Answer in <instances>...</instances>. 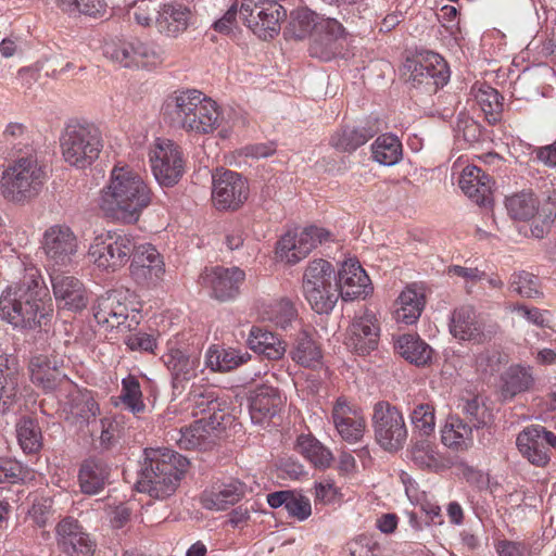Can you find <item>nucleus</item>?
Returning <instances> with one entry per match:
<instances>
[{
    "mask_svg": "<svg viewBox=\"0 0 556 556\" xmlns=\"http://www.w3.org/2000/svg\"><path fill=\"white\" fill-rule=\"evenodd\" d=\"M249 413L253 424H264L276 416L283 406V397L277 388L260 384L249 391Z\"/></svg>",
    "mask_w": 556,
    "mask_h": 556,
    "instance_id": "nucleus-25",
    "label": "nucleus"
},
{
    "mask_svg": "<svg viewBox=\"0 0 556 556\" xmlns=\"http://www.w3.org/2000/svg\"><path fill=\"white\" fill-rule=\"evenodd\" d=\"M200 419L204 421L211 433L213 431L225 430L233 422V416L229 413L227 403L222 400L217 403H213L212 412L205 417H200Z\"/></svg>",
    "mask_w": 556,
    "mask_h": 556,
    "instance_id": "nucleus-60",
    "label": "nucleus"
},
{
    "mask_svg": "<svg viewBox=\"0 0 556 556\" xmlns=\"http://www.w3.org/2000/svg\"><path fill=\"white\" fill-rule=\"evenodd\" d=\"M319 22L320 18L313 11L308 9L298 10L290 23L291 31L296 39H304L317 31Z\"/></svg>",
    "mask_w": 556,
    "mask_h": 556,
    "instance_id": "nucleus-56",
    "label": "nucleus"
},
{
    "mask_svg": "<svg viewBox=\"0 0 556 556\" xmlns=\"http://www.w3.org/2000/svg\"><path fill=\"white\" fill-rule=\"evenodd\" d=\"M516 444L531 464L545 466L551 459V447H556V434L541 425H531L517 435Z\"/></svg>",
    "mask_w": 556,
    "mask_h": 556,
    "instance_id": "nucleus-17",
    "label": "nucleus"
},
{
    "mask_svg": "<svg viewBox=\"0 0 556 556\" xmlns=\"http://www.w3.org/2000/svg\"><path fill=\"white\" fill-rule=\"evenodd\" d=\"M42 250L49 271L61 270L72 265L78 250V240L68 226L53 225L43 233Z\"/></svg>",
    "mask_w": 556,
    "mask_h": 556,
    "instance_id": "nucleus-11",
    "label": "nucleus"
},
{
    "mask_svg": "<svg viewBox=\"0 0 556 556\" xmlns=\"http://www.w3.org/2000/svg\"><path fill=\"white\" fill-rule=\"evenodd\" d=\"M118 399L132 414H138L146 408L140 383L138 379L131 375L122 380V391Z\"/></svg>",
    "mask_w": 556,
    "mask_h": 556,
    "instance_id": "nucleus-51",
    "label": "nucleus"
},
{
    "mask_svg": "<svg viewBox=\"0 0 556 556\" xmlns=\"http://www.w3.org/2000/svg\"><path fill=\"white\" fill-rule=\"evenodd\" d=\"M405 68L410 73L409 80L415 85H426L432 91H437L450 80L447 63L433 52L421 60H407Z\"/></svg>",
    "mask_w": 556,
    "mask_h": 556,
    "instance_id": "nucleus-18",
    "label": "nucleus"
},
{
    "mask_svg": "<svg viewBox=\"0 0 556 556\" xmlns=\"http://www.w3.org/2000/svg\"><path fill=\"white\" fill-rule=\"evenodd\" d=\"M70 410L73 416L89 422L91 418H96L100 408L89 392L76 391L71 395Z\"/></svg>",
    "mask_w": 556,
    "mask_h": 556,
    "instance_id": "nucleus-53",
    "label": "nucleus"
},
{
    "mask_svg": "<svg viewBox=\"0 0 556 556\" xmlns=\"http://www.w3.org/2000/svg\"><path fill=\"white\" fill-rule=\"evenodd\" d=\"M170 125L188 132L207 135L220 126L218 104L199 90H177L167 96L162 106Z\"/></svg>",
    "mask_w": 556,
    "mask_h": 556,
    "instance_id": "nucleus-3",
    "label": "nucleus"
},
{
    "mask_svg": "<svg viewBox=\"0 0 556 556\" xmlns=\"http://www.w3.org/2000/svg\"><path fill=\"white\" fill-rule=\"evenodd\" d=\"M191 11L181 3H165L161 7L155 18V26L160 34L177 38L189 26Z\"/></svg>",
    "mask_w": 556,
    "mask_h": 556,
    "instance_id": "nucleus-31",
    "label": "nucleus"
},
{
    "mask_svg": "<svg viewBox=\"0 0 556 556\" xmlns=\"http://www.w3.org/2000/svg\"><path fill=\"white\" fill-rule=\"evenodd\" d=\"M380 131L377 118H368L355 127H344L334 132L330 144L341 152H353Z\"/></svg>",
    "mask_w": 556,
    "mask_h": 556,
    "instance_id": "nucleus-30",
    "label": "nucleus"
},
{
    "mask_svg": "<svg viewBox=\"0 0 556 556\" xmlns=\"http://www.w3.org/2000/svg\"><path fill=\"white\" fill-rule=\"evenodd\" d=\"M510 289L528 299H533L541 294L538 278L528 271L514 274L510 278Z\"/></svg>",
    "mask_w": 556,
    "mask_h": 556,
    "instance_id": "nucleus-62",
    "label": "nucleus"
},
{
    "mask_svg": "<svg viewBox=\"0 0 556 556\" xmlns=\"http://www.w3.org/2000/svg\"><path fill=\"white\" fill-rule=\"evenodd\" d=\"M17 440L26 453H35L41 447V429L38 422L30 417H23L16 424Z\"/></svg>",
    "mask_w": 556,
    "mask_h": 556,
    "instance_id": "nucleus-47",
    "label": "nucleus"
},
{
    "mask_svg": "<svg viewBox=\"0 0 556 556\" xmlns=\"http://www.w3.org/2000/svg\"><path fill=\"white\" fill-rule=\"evenodd\" d=\"M267 503L275 509L283 507L291 518L299 521H304L312 515L309 498L295 491L283 490L269 493Z\"/></svg>",
    "mask_w": 556,
    "mask_h": 556,
    "instance_id": "nucleus-34",
    "label": "nucleus"
},
{
    "mask_svg": "<svg viewBox=\"0 0 556 556\" xmlns=\"http://www.w3.org/2000/svg\"><path fill=\"white\" fill-rule=\"evenodd\" d=\"M64 358L55 350L51 354H37L29 361L28 369L33 383L45 391L54 390L67 379L63 371Z\"/></svg>",
    "mask_w": 556,
    "mask_h": 556,
    "instance_id": "nucleus-22",
    "label": "nucleus"
},
{
    "mask_svg": "<svg viewBox=\"0 0 556 556\" xmlns=\"http://www.w3.org/2000/svg\"><path fill=\"white\" fill-rule=\"evenodd\" d=\"M2 139L8 149L17 153H25V151L34 149L30 130L23 123H9L2 131Z\"/></svg>",
    "mask_w": 556,
    "mask_h": 556,
    "instance_id": "nucleus-49",
    "label": "nucleus"
},
{
    "mask_svg": "<svg viewBox=\"0 0 556 556\" xmlns=\"http://www.w3.org/2000/svg\"><path fill=\"white\" fill-rule=\"evenodd\" d=\"M299 243V249L302 250V255H308L318 244L330 240L331 233L321 227L308 226L300 232H294Z\"/></svg>",
    "mask_w": 556,
    "mask_h": 556,
    "instance_id": "nucleus-58",
    "label": "nucleus"
},
{
    "mask_svg": "<svg viewBox=\"0 0 556 556\" xmlns=\"http://www.w3.org/2000/svg\"><path fill=\"white\" fill-rule=\"evenodd\" d=\"M137 247L131 236L117 231H106L93 239L88 254L90 261L97 267L114 271L129 261Z\"/></svg>",
    "mask_w": 556,
    "mask_h": 556,
    "instance_id": "nucleus-8",
    "label": "nucleus"
},
{
    "mask_svg": "<svg viewBox=\"0 0 556 556\" xmlns=\"http://www.w3.org/2000/svg\"><path fill=\"white\" fill-rule=\"evenodd\" d=\"M372 427L377 443L386 451L401 450L407 440V428L399 408L380 401L374 406Z\"/></svg>",
    "mask_w": 556,
    "mask_h": 556,
    "instance_id": "nucleus-10",
    "label": "nucleus"
},
{
    "mask_svg": "<svg viewBox=\"0 0 556 556\" xmlns=\"http://www.w3.org/2000/svg\"><path fill=\"white\" fill-rule=\"evenodd\" d=\"M337 276L332 264L323 258L308 263L303 274L302 290L305 300L317 314H328L338 302Z\"/></svg>",
    "mask_w": 556,
    "mask_h": 556,
    "instance_id": "nucleus-7",
    "label": "nucleus"
},
{
    "mask_svg": "<svg viewBox=\"0 0 556 556\" xmlns=\"http://www.w3.org/2000/svg\"><path fill=\"white\" fill-rule=\"evenodd\" d=\"M298 247L299 243L294 232H287L277 242L276 255L280 261L294 265L306 257V255H302V250Z\"/></svg>",
    "mask_w": 556,
    "mask_h": 556,
    "instance_id": "nucleus-61",
    "label": "nucleus"
},
{
    "mask_svg": "<svg viewBox=\"0 0 556 556\" xmlns=\"http://www.w3.org/2000/svg\"><path fill=\"white\" fill-rule=\"evenodd\" d=\"M395 319L406 325L418 320L425 307V294L416 285L406 287L395 303Z\"/></svg>",
    "mask_w": 556,
    "mask_h": 556,
    "instance_id": "nucleus-35",
    "label": "nucleus"
},
{
    "mask_svg": "<svg viewBox=\"0 0 556 556\" xmlns=\"http://www.w3.org/2000/svg\"><path fill=\"white\" fill-rule=\"evenodd\" d=\"M256 9V21L252 31L264 40L273 38L280 30V21L286 16V10L276 1L263 3Z\"/></svg>",
    "mask_w": 556,
    "mask_h": 556,
    "instance_id": "nucleus-36",
    "label": "nucleus"
},
{
    "mask_svg": "<svg viewBox=\"0 0 556 556\" xmlns=\"http://www.w3.org/2000/svg\"><path fill=\"white\" fill-rule=\"evenodd\" d=\"M511 312L518 314L520 317L526 319L528 323L540 327V328H548L549 327V320L545 317L548 312L543 311L539 307L534 306H527L522 304L515 305L511 308Z\"/></svg>",
    "mask_w": 556,
    "mask_h": 556,
    "instance_id": "nucleus-64",
    "label": "nucleus"
},
{
    "mask_svg": "<svg viewBox=\"0 0 556 556\" xmlns=\"http://www.w3.org/2000/svg\"><path fill=\"white\" fill-rule=\"evenodd\" d=\"M93 317L98 325L106 329L134 331L140 324V317L135 311H129L122 302L117 292H111L97 300L92 307Z\"/></svg>",
    "mask_w": 556,
    "mask_h": 556,
    "instance_id": "nucleus-13",
    "label": "nucleus"
},
{
    "mask_svg": "<svg viewBox=\"0 0 556 556\" xmlns=\"http://www.w3.org/2000/svg\"><path fill=\"white\" fill-rule=\"evenodd\" d=\"M60 144L66 163L77 168H86L99 157L103 139L96 125L71 121L62 131Z\"/></svg>",
    "mask_w": 556,
    "mask_h": 556,
    "instance_id": "nucleus-6",
    "label": "nucleus"
},
{
    "mask_svg": "<svg viewBox=\"0 0 556 556\" xmlns=\"http://www.w3.org/2000/svg\"><path fill=\"white\" fill-rule=\"evenodd\" d=\"M130 273L138 285L156 286L165 273L164 262L157 250L150 243L139 244L132 255Z\"/></svg>",
    "mask_w": 556,
    "mask_h": 556,
    "instance_id": "nucleus-21",
    "label": "nucleus"
},
{
    "mask_svg": "<svg viewBox=\"0 0 556 556\" xmlns=\"http://www.w3.org/2000/svg\"><path fill=\"white\" fill-rule=\"evenodd\" d=\"M295 448L316 467H328L332 460L331 452L312 435H300Z\"/></svg>",
    "mask_w": 556,
    "mask_h": 556,
    "instance_id": "nucleus-45",
    "label": "nucleus"
},
{
    "mask_svg": "<svg viewBox=\"0 0 556 556\" xmlns=\"http://www.w3.org/2000/svg\"><path fill=\"white\" fill-rule=\"evenodd\" d=\"M188 464L187 458L172 450H146L137 490L156 500L169 497L179 485Z\"/></svg>",
    "mask_w": 556,
    "mask_h": 556,
    "instance_id": "nucleus-4",
    "label": "nucleus"
},
{
    "mask_svg": "<svg viewBox=\"0 0 556 556\" xmlns=\"http://www.w3.org/2000/svg\"><path fill=\"white\" fill-rule=\"evenodd\" d=\"M435 409L430 403H419L410 412V421L422 437L430 435L435 428Z\"/></svg>",
    "mask_w": 556,
    "mask_h": 556,
    "instance_id": "nucleus-55",
    "label": "nucleus"
},
{
    "mask_svg": "<svg viewBox=\"0 0 556 556\" xmlns=\"http://www.w3.org/2000/svg\"><path fill=\"white\" fill-rule=\"evenodd\" d=\"M413 462L422 469L439 471L446 467L444 457L427 439L418 440L412 447Z\"/></svg>",
    "mask_w": 556,
    "mask_h": 556,
    "instance_id": "nucleus-43",
    "label": "nucleus"
},
{
    "mask_svg": "<svg viewBox=\"0 0 556 556\" xmlns=\"http://www.w3.org/2000/svg\"><path fill=\"white\" fill-rule=\"evenodd\" d=\"M110 467L100 458L86 459L79 469V485L85 494L100 493L109 482Z\"/></svg>",
    "mask_w": 556,
    "mask_h": 556,
    "instance_id": "nucleus-33",
    "label": "nucleus"
},
{
    "mask_svg": "<svg viewBox=\"0 0 556 556\" xmlns=\"http://www.w3.org/2000/svg\"><path fill=\"white\" fill-rule=\"evenodd\" d=\"M247 493V485L238 479L217 481L201 495V504L210 510H225L241 501Z\"/></svg>",
    "mask_w": 556,
    "mask_h": 556,
    "instance_id": "nucleus-27",
    "label": "nucleus"
},
{
    "mask_svg": "<svg viewBox=\"0 0 556 556\" xmlns=\"http://www.w3.org/2000/svg\"><path fill=\"white\" fill-rule=\"evenodd\" d=\"M380 328L376 315L365 311L356 316L348 330L346 345L359 355L369 354L377 349Z\"/></svg>",
    "mask_w": 556,
    "mask_h": 556,
    "instance_id": "nucleus-23",
    "label": "nucleus"
},
{
    "mask_svg": "<svg viewBox=\"0 0 556 556\" xmlns=\"http://www.w3.org/2000/svg\"><path fill=\"white\" fill-rule=\"evenodd\" d=\"M331 418L338 434L345 442L357 443L363 439L366 419L357 405L339 397L332 406Z\"/></svg>",
    "mask_w": 556,
    "mask_h": 556,
    "instance_id": "nucleus-20",
    "label": "nucleus"
},
{
    "mask_svg": "<svg viewBox=\"0 0 556 556\" xmlns=\"http://www.w3.org/2000/svg\"><path fill=\"white\" fill-rule=\"evenodd\" d=\"M47 296L48 291L38 269L30 268L18 285L2 292L0 316L15 328H41L52 313Z\"/></svg>",
    "mask_w": 556,
    "mask_h": 556,
    "instance_id": "nucleus-1",
    "label": "nucleus"
},
{
    "mask_svg": "<svg viewBox=\"0 0 556 556\" xmlns=\"http://www.w3.org/2000/svg\"><path fill=\"white\" fill-rule=\"evenodd\" d=\"M533 383L530 372L523 367H511L504 377L501 389L504 400L513 399L518 393L527 391Z\"/></svg>",
    "mask_w": 556,
    "mask_h": 556,
    "instance_id": "nucleus-50",
    "label": "nucleus"
},
{
    "mask_svg": "<svg viewBox=\"0 0 556 556\" xmlns=\"http://www.w3.org/2000/svg\"><path fill=\"white\" fill-rule=\"evenodd\" d=\"M441 441L448 448L464 451L472 445V426L459 417L450 416L441 430Z\"/></svg>",
    "mask_w": 556,
    "mask_h": 556,
    "instance_id": "nucleus-40",
    "label": "nucleus"
},
{
    "mask_svg": "<svg viewBox=\"0 0 556 556\" xmlns=\"http://www.w3.org/2000/svg\"><path fill=\"white\" fill-rule=\"evenodd\" d=\"M343 35L344 28L336 18H321L313 34L309 54L321 61L331 60L339 52L338 40Z\"/></svg>",
    "mask_w": 556,
    "mask_h": 556,
    "instance_id": "nucleus-28",
    "label": "nucleus"
},
{
    "mask_svg": "<svg viewBox=\"0 0 556 556\" xmlns=\"http://www.w3.org/2000/svg\"><path fill=\"white\" fill-rule=\"evenodd\" d=\"M219 401L216 393L207 388L192 387L188 395L189 406L192 407V415L194 417H205L213 409V403Z\"/></svg>",
    "mask_w": 556,
    "mask_h": 556,
    "instance_id": "nucleus-54",
    "label": "nucleus"
},
{
    "mask_svg": "<svg viewBox=\"0 0 556 556\" xmlns=\"http://www.w3.org/2000/svg\"><path fill=\"white\" fill-rule=\"evenodd\" d=\"M249 187L241 174L217 168L212 175V201L219 210L239 208L248 199Z\"/></svg>",
    "mask_w": 556,
    "mask_h": 556,
    "instance_id": "nucleus-12",
    "label": "nucleus"
},
{
    "mask_svg": "<svg viewBox=\"0 0 556 556\" xmlns=\"http://www.w3.org/2000/svg\"><path fill=\"white\" fill-rule=\"evenodd\" d=\"M266 315L276 326L286 329L296 318L298 312L290 300L280 299L269 305Z\"/></svg>",
    "mask_w": 556,
    "mask_h": 556,
    "instance_id": "nucleus-59",
    "label": "nucleus"
},
{
    "mask_svg": "<svg viewBox=\"0 0 556 556\" xmlns=\"http://www.w3.org/2000/svg\"><path fill=\"white\" fill-rule=\"evenodd\" d=\"M245 274L239 267L215 266L205 268L199 276V283L208 290L210 295L220 302L235 299Z\"/></svg>",
    "mask_w": 556,
    "mask_h": 556,
    "instance_id": "nucleus-15",
    "label": "nucleus"
},
{
    "mask_svg": "<svg viewBox=\"0 0 556 556\" xmlns=\"http://www.w3.org/2000/svg\"><path fill=\"white\" fill-rule=\"evenodd\" d=\"M212 433L200 418L189 427L176 431L172 438L184 450L204 448L211 442Z\"/></svg>",
    "mask_w": 556,
    "mask_h": 556,
    "instance_id": "nucleus-42",
    "label": "nucleus"
},
{
    "mask_svg": "<svg viewBox=\"0 0 556 556\" xmlns=\"http://www.w3.org/2000/svg\"><path fill=\"white\" fill-rule=\"evenodd\" d=\"M59 548L67 556H93L96 542L73 517L63 518L55 527Z\"/></svg>",
    "mask_w": 556,
    "mask_h": 556,
    "instance_id": "nucleus-19",
    "label": "nucleus"
},
{
    "mask_svg": "<svg viewBox=\"0 0 556 556\" xmlns=\"http://www.w3.org/2000/svg\"><path fill=\"white\" fill-rule=\"evenodd\" d=\"M104 56L123 67H135L134 39L130 41H111L103 48Z\"/></svg>",
    "mask_w": 556,
    "mask_h": 556,
    "instance_id": "nucleus-57",
    "label": "nucleus"
},
{
    "mask_svg": "<svg viewBox=\"0 0 556 556\" xmlns=\"http://www.w3.org/2000/svg\"><path fill=\"white\" fill-rule=\"evenodd\" d=\"M162 361L169 371L172 388L175 394H181L187 384L198 376L201 365L200 353L169 346Z\"/></svg>",
    "mask_w": 556,
    "mask_h": 556,
    "instance_id": "nucleus-16",
    "label": "nucleus"
},
{
    "mask_svg": "<svg viewBox=\"0 0 556 556\" xmlns=\"http://www.w3.org/2000/svg\"><path fill=\"white\" fill-rule=\"evenodd\" d=\"M290 355L295 363L304 367H316L321 363L323 358L320 348L313 339L312 332L307 329H303L298 333Z\"/></svg>",
    "mask_w": 556,
    "mask_h": 556,
    "instance_id": "nucleus-41",
    "label": "nucleus"
},
{
    "mask_svg": "<svg viewBox=\"0 0 556 556\" xmlns=\"http://www.w3.org/2000/svg\"><path fill=\"white\" fill-rule=\"evenodd\" d=\"M20 375L15 358L0 356V414L12 408L18 400Z\"/></svg>",
    "mask_w": 556,
    "mask_h": 556,
    "instance_id": "nucleus-32",
    "label": "nucleus"
},
{
    "mask_svg": "<svg viewBox=\"0 0 556 556\" xmlns=\"http://www.w3.org/2000/svg\"><path fill=\"white\" fill-rule=\"evenodd\" d=\"M135 67L155 66L165 59V51L154 42L134 39Z\"/></svg>",
    "mask_w": 556,
    "mask_h": 556,
    "instance_id": "nucleus-52",
    "label": "nucleus"
},
{
    "mask_svg": "<svg viewBox=\"0 0 556 556\" xmlns=\"http://www.w3.org/2000/svg\"><path fill=\"white\" fill-rule=\"evenodd\" d=\"M339 296L343 301L365 298L371 292L369 277L357 261L344 262L336 279Z\"/></svg>",
    "mask_w": 556,
    "mask_h": 556,
    "instance_id": "nucleus-26",
    "label": "nucleus"
},
{
    "mask_svg": "<svg viewBox=\"0 0 556 556\" xmlns=\"http://www.w3.org/2000/svg\"><path fill=\"white\" fill-rule=\"evenodd\" d=\"M151 201L152 191L138 173L128 166H114L101 190L100 207L113 219L134 224Z\"/></svg>",
    "mask_w": 556,
    "mask_h": 556,
    "instance_id": "nucleus-2",
    "label": "nucleus"
},
{
    "mask_svg": "<svg viewBox=\"0 0 556 556\" xmlns=\"http://www.w3.org/2000/svg\"><path fill=\"white\" fill-rule=\"evenodd\" d=\"M458 185L463 192L477 205L490 206L493 202V179L476 165H467L459 177Z\"/></svg>",
    "mask_w": 556,
    "mask_h": 556,
    "instance_id": "nucleus-29",
    "label": "nucleus"
},
{
    "mask_svg": "<svg viewBox=\"0 0 556 556\" xmlns=\"http://www.w3.org/2000/svg\"><path fill=\"white\" fill-rule=\"evenodd\" d=\"M463 413L469 418V426L480 428L486 424V408L480 404L477 397L467 399L460 404Z\"/></svg>",
    "mask_w": 556,
    "mask_h": 556,
    "instance_id": "nucleus-63",
    "label": "nucleus"
},
{
    "mask_svg": "<svg viewBox=\"0 0 556 556\" xmlns=\"http://www.w3.org/2000/svg\"><path fill=\"white\" fill-rule=\"evenodd\" d=\"M508 215L516 220H529L538 211V201L530 192H520L506 198Z\"/></svg>",
    "mask_w": 556,
    "mask_h": 556,
    "instance_id": "nucleus-48",
    "label": "nucleus"
},
{
    "mask_svg": "<svg viewBox=\"0 0 556 556\" xmlns=\"http://www.w3.org/2000/svg\"><path fill=\"white\" fill-rule=\"evenodd\" d=\"M498 329L496 324L486 325L479 320L471 306H460L454 309L450 321V331L454 338L477 344L491 341Z\"/></svg>",
    "mask_w": 556,
    "mask_h": 556,
    "instance_id": "nucleus-14",
    "label": "nucleus"
},
{
    "mask_svg": "<svg viewBox=\"0 0 556 556\" xmlns=\"http://www.w3.org/2000/svg\"><path fill=\"white\" fill-rule=\"evenodd\" d=\"M47 179L45 165L35 149L25 151L3 172V194L13 202L37 197Z\"/></svg>",
    "mask_w": 556,
    "mask_h": 556,
    "instance_id": "nucleus-5",
    "label": "nucleus"
},
{
    "mask_svg": "<svg viewBox=\"0 0 556 556\" xmlns=\"http://www.w3.org/2000/svg\"><path fill=\"white\" fill-rule=\"evenodd\" d=\"M149 161L153 176L162 187H174L185 174L182 151L173 140L156 138L149 150Z\"/></svg>",
    "mask_w": 556,
    "mask_h": 556,
    "instance_id": "nucleus-9",
    "label": "nucleus"
},
{
    "mask_svg": "<svg viewBox=\"0 0 556 556\" xmlns=\"http://www.w3.org/2000/svg\"><path fill=\"white\" fill-rule=\"evenodd\" d=\"M248 344L255 353L263 354L268 359H280L286 352V344L274 332L261 327H252L248 338Z\"/></svg>",
    "mask_w": 556,
    "mask_h": 556,
    "instance_id": "nucleus-38",
    "label": "nucleus"
},
{
    "mask_svg": "<svg viewBox=\"0 0 556 556\" xmlns=\"http://www.w3.org/2000/svg\"><path fill=\"white\" fill-rule=\"evenodd\" d=\"M251 354L235 348L211 346L205 354V365L213 371L227 372L248 363Z\"/></svg>",
    "mask_w": 556,
    "mask_h": 556,
    "instance_id": "nucleus-37",
    "label": "nucleus"
},
{
    "mask_svg": "<svg viewBox=\"0 0 556 556\" xmlns=\"http://www.w3.org/2000/svg\"><path fill=\"white\" fill-rule=\"evenodd\" d=\"M395 351L410 364L425 366L431 362L432 349L416 334L400 336L394 343Z\"/></svg>",
    "mask_w": 556,
    "mask_h": 556,
    "instance_id": "nucleus-39",
    "label": "nucleus"
},
{
    "mask_svg": "<svg viewBox=\"0 0 556 556\" xmlns=\"http://www.w3.org/2000/svg\"><path fill=\"white\" fill-rule=\"evenodd\" d=\"M371 152L377 163L392 166L402 159V143L396 136L381 135L371 144Z\"/></svg>",
    "mask_w": 556,
    "mask_h": 556,
    "instance_id": "nucleus-44",
    "label": "nucleus"
},
{
    "mask_svg": "<svg viewBox=\"0 0 556 556\" xmlns=\"http://www.w3.org/2000/svg\"><path fill=\"white\" fill-rule=\"evenodd\" d=\"M53 294L59 306L77 312L87 306L88 299L84 285L74 276L61 270L49 271Z\"/></svg>",
    "mask_w": 556,
    "mask_h": 556,
    "instance_id": "nucleus-24",
    "label": "nucleus"
},
{
    "mask_svg": "<svg viewBox=\"0 0 556 556\" xmlns=\"http://www.w3.org/2000/svg\"><path fill=\"white\" fill-rule=\"evenodd\" d=\"M475 100L485 114L490 124L500 121L503 110V97L498 91L490 86L482 85L475 91Z\"/></svg>",
    "mask_w": 556,
    "mask_h": 556,
    "instance_id": "nucleus-46",
    "label": "nucleus"
}]
</instances>
